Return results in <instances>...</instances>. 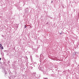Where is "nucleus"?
Segmentation results:
<instances>
[{"label":"nucleus","instance_id":"obj_1","mask_svg":"<svg viewBox=\"0 0 79 79\" xmlns=\"http://www.w3.org/2000/svg\"><path fill=\"white\" fill-rule=\"evenodd\" d=\"M0 47L1 48L2 50H3V47L2 46V45L1 44H0Z\"/></svg>","mask_w":79,"mask_h":79},{"label":"nucleus","instance_id":"obj_2","mask_svg":"<svg viewBox=\"0 0 79 79\" xmlns=\"http://www.w3.org/2000/svg\"><path fill=\"white\" fill-rule=\"evenodd\" d=\"M27 27V26H26V25H25V26H24V28H26Z\"/></svg>","mask_w":79,"mask_h":79},{"label":"nucleus","instance_id":"obj_3","mask_svg":"<svg viewBox=\"0 0 79 79\" xmlns=\"http://www.w3.org/2000/svg\"><path fill=\"white\" fill-rule=\"evenodd\" d=\"M1 60V58H0V60Z\"/></svg>","mask_w":79,"mask_h":79},{"label":"nucleus","instance_id":"obj_4","mask_svg":"<svg viewBox=\"0 0 79 79\" xmlns=\"http://www.w3.org/2000/svg\"><path fill=\"white\" fill-rule=\"evenodd\" d=\"M31 26H30V28H31Z\"/></svg>","mask_w":79,"mask_h":79}]
</instances>
